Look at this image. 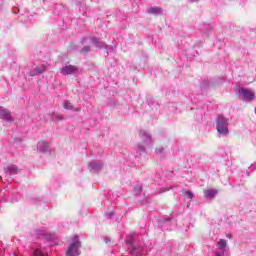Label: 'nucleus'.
Returning <instances> with one entry per match:
<instances>
[{"instance_id": "nucleus-8", "label": "nucleus", "mask_w": 256, "mask_h": 256, "mask_svg": "<svg viewBox=\"0 0 256 256\" xmlns=\"http://www.w3.org/2000/svg\"><path fill=\"white\" fill-rule=\"evenodd\" d=\"M204 195L209 199H214L215 195H217V190H213V189L205 190Z\"/></svg>"}, {"instance_id": "nucleus-17", "label": "nucleus", "mask_w": 256, "mask_h": 256, "mask_svg": "<svg viewBox=\"0 0 256 256\" xmlns=\"http://www.w3.org/2000/svg\"><path fill=\"white\" fill-rule=\"evenodd\" d=\"M215 256H223V255L221 253H219V252H216Z\"/></svg>"}, {"instance_id": "nucleus-16", "label": "nucleus", "mask_w": 256, "mask_h": 256, "mask_svg": "<svg viewBox=\"0 0 256 256\" xmlns=\"http://www.w3.org/2000/svg\"><path fill=\"white\" fill-rule=\"evenodd\" d=\"M226 237H228V239H231V237H233L232 234H227Z\"/></svg>"}, {"instance_id": "nucleus-14", "label": "nucleus", "mask_w": 256, "mask_h": 256, "mask_svg": "<svg viewBox=\"0 0 256 256\" xmlns=\"http://www.w3.org/2000/svg\"><path fill=\"white\" fill-rule=\"evenodd\" d=\"M88 51H91V46H85V47L82 49V53H88Z\"/></svg>"}, {"instance_id": "nucleus-6", "label": "nucleus", "mask_w": 256, "mask_h": 256, "mask_svg": "<svg viewBox=\"0 0 256 256\" xmlns=\"http://www.w3.org/2000/svg\"><path fill=\"white\" fill-rule=\"evenodd\" d=\"M37 149L40 153H45L49 149V143L45 141H39L37 144Z\"/></svg>"}, {"instance_id": "nucleus-10", "label": "nucleus", "mask_w": 256, "mask_h": 256, "mask_svg": "<svg viewBox=\"0 0 256 256\" xmlns=\"http://www.w3.org/2000/svg\"><path fill=\"white\" fill-rule=\"evenodd\" d=\"M148 13L158 15L159 13H161V8H159L157 6L150 7V8H148Z\"/></svg>"}, {"instance_id": "nucleus-4", "label": "nucleus", "mask_w": 256, "mask_h": 256, "mask_svg": "<svg viewBox=\"0 0 256 256\" xmlns=\"http://www.w3.org/2000/svg\"><path fill=\"white\" fill-rule=\"evenodd\" d=\"M239 93H241L245 99H249V100L255 99V93L252 92V90L250 89L242 88L239 90Z\"/></svg>"}, {"instance_id": "nucleus-1", "label": "nucleus", "mask_w": 256, "mask_h": 256, "mask_svg": "<svg viewBox=\"0 0 256 256\" xmlns=\"http://www.w3.org/2000/svg\"><path fill=\"white\" fill-rule=\"evenodd\" d=\"M216 129L220 135H229V118L219 115L216 120Z\"/></svg>"}, {"instance_id": "nucleus-9", "label": "nucleus", "mask_w": 256, "mask_h": 256, "mask_svg": "<svg viewBox=\"0 0 256 256\" xmlns=\"http://www.w3.org/2000/svg\"><path fill=\"white\" fill-rule=\"evenodd\" d=\"M218 249H220V251H223V249L225 247H227V240L225 239H220L217 243H216Z\"/></svg>"}, {"instance_id": "nucleus-18", "label": "nucleus", "mask_w": 256, "mask_h": 256, "mask_svg": "<svg viewBox=\"0 0 256 256\" xmlns=\"http://www.w3.org/2000/svg\"><path fill=\"white\" fill-rule=\"evenodd\" d=\"M75 111H81V108H76Z\"/></svg>"}, {"instance_id": "nucleus-2", "label": "nucleus", "mask_w": 256, "mask_h": 256, "mask_svg": "<svg viewBox=\"0 0 256 256\" xmlns=\"http://www.w3.org/2000/svg\"><path fill=\"white\" fill-rule=\"evenodd\" d=\"M79 249H81V242L72 243L66 252V256H80L81 251Z\"/></svg>"}, {"instance_id": "nucleus-5", "label": "nucleus", "mask_w": 256, "mask_h": 256, "mask_svg": "<svg viewBox=\"0 0 256 256\" xmlns=\"http://www.w3.org/2000/svg\"><path fill=\"white\" fill-rule=\"evenodd\" d=\"M0 119H6V121H11V112L5 108L0 107Z\"/></svg>"}, {"instance_id": "nucleus-15", "label": "nucleus", "mask_w": 256, "mask_h": 256, "mask_svg": "<svg viewBox=\"0 0 256 256\" xmlns=\"http://www.w3.org/2000/svg\"><path fill=\"white\" fill-rule=\"evenodd\" d=\"M35 71H36L37 75H41V73H43V71H45V69L41 70V68L37 67V68H35Z\"/></svg>"}, {"instance_id": "nucleus-12", "label": "nucleus", "mask_w": 256, "mask_h": 256, "mask_svg": "<svg viewBox=\"0 0 256 256\" xmlns=\"http://www.w3.org/2000/svg\"><path fill=\"white\" fill-rule=\"evenodd\" d=\"M184 195L187 199H193V192L190 190L186 191Z\"/></svg>"}, {"instance_id": "nucleus-3", "label": "nucleus", "mask_w": 256, "mask_h": 256, "mask_svg": "<svg viewBox=\"0 0 256 256\" xmlns=\"http://www.w3.org/2000/svg\"><path fill=\"white\" fill-rule=\"evenodd\" d=\"M61 73L62 75H75V73H79V69L73 65L64 66L61 69Z\"/></svg>"}, {"instance_id": "nucleus-11", "label": "nucleus", "mask_w": 256, "mask_h": 256, "mask_svg": "<svg viewBox=\"0 0 256 256\" xmlns=\"http://www.w3.org/2000/svg\"><path fill=\"white\" fill-rule=\"evenodd\" d=\"M63 107L64 109H68L70 111H73V104L71 103V101L69 100H66L64 103H63Z\"/></svg>"}, {"instance_id": "nucleus-13", "label": "nucleus", "mask_w": 256, "mask_h": 256, "mask_svg": "<svg viewBox=\"0 0 256 256\" xmlns=\"http://www.w3.org/2000/svg\"><path fill=\"white\" fill-rule=\"evenodd\" d=\"M34 256H45L41 250H35Z\"/></svg>"}, {"instance_id": "nucleus-7", "label": "nucleus", "mask_w": 256, "mask_h": 256, "mask_svg": "<svg viewBox=\"0 0 256 256\" xmlns=\"http://www.w3.org/2000/svg\"><path fill=\"white\" fill-rule=\"evenodd\" d=\"M19 169L15 165H11L8 168H4L5 173H9L10 175H17Z\"/></svg>"}]
</instances>
